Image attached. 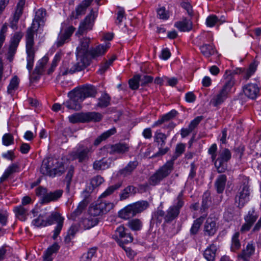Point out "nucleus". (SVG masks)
Masks as SVG:
<instances>
[{
	"label": "nucleus",
	"mask_w": 261,
	"mask_h": 261,
	"mask_svg": "<svg viewBox=\"0 0 261 261\" xmlns=\"http://www.w3.org/2000/svg\"><path fill=\"white\" fill-rule=\"evenodd\" d=\"M46 12L44 9L41 8L37 10L35 13V16L33 20L31 26L27 30L26 51L27 54V68L30 72L34 65V61L35 54L34 49V36L38 29L43 25L46 20Z\"/></svg>",
	"instance_id": "obj_1"
},
{
	"label": "nucleus",
	"mask_w": 261,
	"mask_h": 261,
	"mask_svg": "<svg viewBox=\"0 0 261 261\" xmlns=\"http://www.w3.org/2000/svg\"><path fill=\"white\" fill-rule=\"evenodd\" d=\"M186 145L184 143L177 144L174 154L171 159L161 167L152 175L149 179V184L152 186L159 184L163 179L168 176L173 170L174 161L185 151Z\"/></svg>",
	"instance_id": "obj_2"
},
{
	"label": "nucleus",
	"mask_w": 261,
	"mask_h": 261,
	"mask_svg": "<svg viewBox=\"0 0 261 261\" xmlns=\"http://www.w3.org/2000/svg\"><path fill=\"white\" fill-rule=\"evenodd\" d=\"M223 77L225 79L223 86L211 100V103L214 107H218L225 101L235 83L234 77L230 71L226 70Z\"/></svg>",
	"instance_id": "obj_3"
},
{
	"label": "nucleus",
	"mask_w": 261,
	"mask_h": 261,
	"mask_svg": "<svg viewBox=\"0 0 261 261\" xmlns=\"http://www.w3.org/2000/svg\"><path fill=\"white\" fill-rule=\"evenodd\" d=\"M149 206L147 201L141 200L130 204L118 212L119 217L123 219L127 220L141 213Z\"/></svg>",
	"instance_id": "obj_4"
},
{
	"label": "nucleus",
	"mask_w": 261,
	"mask_h": 261,
	"mask_svg": "<svg viewBox=\"0 0 261 261\" xmlns=\"http://www.w3.org/2000/svg\"><path fill=\"white\" fill-rule=\"evenodd\" d=\"M93 152L92 146H87L84 143H81L71 151L69 156L72 160H77L80 163L86 162L89 160L91 154Z\"/></svg>",
	"instance_id": "obj_5"
},
{
	"label": "nucleus",
	"mask_w": 261,
	"mask_h": 261,
	"mask_svg": "<svg viewBox=\"0 0 261 261\" xmlns=\"http://www.w3.org/2000/svg\"><path fill=\"white\" fill-rule=\"evenodd\" d=\"M240 180L241 185L235 196V203L238 204V207L242 208L249 200V179L247 177L243 176Z\"/></svg>",
	"instance_id": "obj_6"
},
{
	"label": "nucleus",
	"mask_w": 261,
	"mask_h": 261,
	"mask_svg": "<svg viewBox=\"0 0 261 261\" xmlns=\"http://www.w3.org/2000/svg\"><path fill=\"white\" fill-rule=\"evenodd\" d=\"M183 192L181 191L174 200L172 205L169 206L166 212L165 222L170 223L176 219L179 215L180 210L184 205Z\"/></svg>",
	"instance_id": "obj_7"
},
{
	"label": "nucleus",
	"mask_w": 261,
	"mask_h": 261,
	"mask_svg": "<svg viewBox=\"0 0 261 261\" xmlns=\"http://www.w3.org/2000/svg\"><path fill=\"white\" fill-rule=\"evenodd\" d=\"M113 237L126 252H128L130 254L132 250L128 247H125L124 244L133 242V237L123 225H120L117 227Z\"/></svg>",
	"instance_id": "obj_8"
},
{
	"label": "nucleus",
	"mask_w": 261,
	"mask_h": 261,
	"mask_svg": "<svg viewBox=\"0 0 261 261\" xmlns=\"http://www.w3.org/2000/svg\"><path fill=\"white\" fill-rule=\"evenodd\" d=\"M69 121L72 123L89 121L98 122L102 119L101 114L92 112L73 114L68 117Z\"/></svg>",
	"instance_id": "obj_9"
},
{
	"label": "nucleus",
	"mask_w": 261,
	"mask_h": 261,
	"mask_svg": "<svg viewBox=\"0 0 261 261\" xmlns=\"http://www.w3.org/2000/svg\"><path fill=\"white\" fill-rule=\"evenodd\" d=\"M98 14V10L91 9L90 13L81 22L76 35H82L88 31L92 30L94 21Z\"/></svg>",
	"instance_id": "obj_10"
},
{
	"label": "nucleus",
	"mask_w": 261,
	"mask_h": 261,
	"mask_svg": "<svg viewBox=\"0 0 261 261\" xmlns=\"http://www.w3.org/2000/svg\"><path fill=\"white\" fill-rule=\"evenodd\" d=\"M177 114L178 112L177 111L175 110H172L168 113L162 116L160 118L155 121L152 124V127H155L162 124H164L163 127L164 129H169L167 133V135H169L170 132L175 127L176 124L173 122H169L168 124H165V123L173 119L175 117Z\"/></svg>",
	"instance_id": "obj_11"
},
{
	"label": "nucleus",
	"mask_w": 261,
	"mask_h": 261,
	"mask_svg": "<svg viewBox=\"0 0 261 261\" xmlns=\"http://www.w3.org/2000/svg\"><path fill=\"white\" fill-rule=\"evenodd\" d=\"M231 158V153L227 148H223L219 151L218 156L215 162V166L218 172L223 173L227 169V163Z\"/></svg>",
	"instance_id": "obj_12"
},
{
	"label": "nucleus",
	"mask_w": 261,
	"mask_h": 261,
	"mask_svg": "<svg viewBox=\"0 0 261 261\" xmlns=\"http://www.w3.org/2000/svg\"><path fill=\"white\" fill-rule=\"evenodd\" d=\"M258 217V214L255 212L254 208L248 211L247 214L244 216L245 223L241 226L240 232L245 233L250 230Z\"/></svg>",
	"instance_id": "obj_13"
},
{
	"label": "nucleus",
	"mask_w": 261,
	"mask_h": 261,
	"mask_svg": "<svg viewBox=\"0 0 261 261\" xmlns=\"http://www.w3.org/2000/svg\"><path fill=\"white\" fill-rule=\"evenodd\" d=\"M113 207V203L105 201H98L93 206L90 207L89 211L92 215L99 216L109 212Z\"/></svg>",
	"instance_id": "obj_14"
},
{
	"label": "nucleus",
	"mask_w": 261,
	"mask_h": 261,
	"mask_svg": "<svg viewBox=\"0 0 261 261\" xmlns=\"http://www.w3.org/2000/svg\"><path fill=\"white\" fill-rule=\"evenodd\" d=\"M79 96L83 101L88 97H95L97 90L96 87L91 85H85L74 89Z\"/></svg>",
	"instance_id": "obj_15"
},
{
	"label": "nucleus",
	"mask_w": 261,
	"mask_h": 261,
	"mask_svg": "<svg viewBox=\"0 0 261 261\" xmlns=\"http://www.w3.org/2000/svg\"><path fill=\"white\" fill-rule=\"evenodd\" d=\"M110 154H123L127 152L129 149V146L126 143H118L115 144H108L101 149Z\"/></svg>",
	"instance_id": "obj_16"
},
{
	"label": "nucleus",
	"mask_w": 261,
	"mask_h": 261,
	"mask_svg": "<svg viewBox=\"0 0 261 261\" xmlns=\"http://www.w3.org/2000/svg\"><path fill=\"white\" fill-rule=\"evenodd\" d=\"M68 96L70 98L64 102L63 105L69 110H80L83 101L74 89L68 93Z\"/></svg>",
	"instance_id": "obj_17"
},
{
	"label": "nucleus",
	"mask_w": 261,
	"mask_h": 261,
	"mask_svg": "<svg viewBox=\"0 0 261 261\" xmlns=\"http://www.w3.org/2000/svg\"><path fill=\"white\" fill-rule=\"evenodd\" d=\"M90 41V38L89 37H83L80 39V44L76 48V54L77 60L82 62H84V57L87 54H88Z\"/></svg>",
	"instance_id": "obj_18"
},
{
	"label": "nucleus",
	"mask_w": 261,
	"mask_h": 261,
	"mask_svg": "<svg viewBox=\"0 0 261 261\" xmlns=\"http://www.w3.org/2000/svg\"><path fill=\"white\" fill-rule=\"evenodd\" d=\"M110 47V43L105 44H99L95 47L91 48L88 51V55L93 59H97L98 57L105 55Z\"/></svg>",
	"instance_id": "obj_19"
},
{
	"label": "nucleus",
	"mask_w": 261,
	"mask_h": 261,
	"mask_svg": "<svg viewBox=\"0 0 261 261\" xmlns=\"http://www.w3.org/2000/svg\"><path fill=\"white\" fill-rule=\"evenodd\" d=\"M57 163V160L52 158H48L43 160L41 168V173L45 175L51 176L54 175V173L51 171V168L53 165Z\"/></svg>",
	"instance_id": "obj_20"
},
{
	"label": "nucleus",
	"mask_w": 261,
	"mask_h": 261,
	"mask_svg": "<svg viewBox=\"0 0 261 261\" xmlns=\"http://www.w3.org/2000/svg\"><path fill=\"white\" fill-rule=\"evenodd\" d=\"M255 250V243L253 241H250L247 244L241 253L238 255V257L244 261H249L250 257L254 254Z\"/></svg>",
	"instance_id": "obj_21"
},
{
	"label": "nucleus",
	"mask_w": 261,
	"mask_h": 261,
	"mask_svg": "<svg viewBox=\"0 0 261 261\" xmlns=\"http://www.w3.org/2000/svg\"><path fill=\"white\" fill-rule=\"evenodd\" d=\"M21 38V36L19 33H16L11 41L7 54V58L10 62L13 59Z\"/></svg>",
	"instance_id": "obj_22"
},
{
	"label": "nucleus",
	"mask_w": 261,
	"mask_h": 261,
	"mask_svg": "<svg viewBox=\"0 0 261 261\" xmlns=\"http://www.w3.org/2000/svg\"><path fill=\"white\" fill-rule=\"evenodd\" d=\"M93 1L83 0L76 7L75 11L72 12L71 17L73 19H77L79 16L85 14L87 8L91 5Z\"/></svg>",
	"instance_id": "obj_23"
},
{
	"label": "nucleus",
	"mask_w": 261,
	"mask_h": 261,
	"mask_svg": "<svg viewBox=\"0 0 261 261\" xmlns=\"http://www.w3.org/2000/svg\"><path fill=\"white\" fill-rule=\"evenodd\" d=\"M88 203L89 201L88 199L84 198L79 203L76 208L68 216V219L72 221H75L76 219L82 214Z\"/></svg>",
	"instance_id": "obj_24"
},
{
	"label": "nucleus",
	"mask_w": 261,
	"mask_h": 261,
	"mask_svg": "<svg viewBox=\"0 0 261 261\" xmlns=\"http://www.w3.org/2000/svg\"><path fill=\"white\" fill-rule=\"evenodd\" d=\"M85 66V62H78L74 64L69 69L67 65L64 64L60 67V73L62 75H65L67 74H73V73L82 70Z\"/></svg>",
	"instance_id": "obj_25"
},
{
	"label": "nucleus",
	"mask_w": 261,
	"mask_h": 261,
	"mask_svg": "<svg viewBox=\"0 0 261 261\" xmlns=\"http://www.w3.org/2000/svg\"><path fill=\"white\" fill-rule=\"evenodd\" d=\"M138 164L137 160L129 161L124 168L119 171L118 173L123 177H128L132 174Z\"/></svg>",
	"instance_id": "obj_26"
},
{
	"label": "nucleus",
	"mask_w": 261,
	"mask_h": 261,
	"mask_svg": "<svg viewBox=\"0 0 261 261\" xmlns=\"http://www.w3.org/2000/svg\"><path fill=\"white\" fill-rule=\"evenodd\" d=\"M243 91L245 95L251 99H255L258 95L259 89L255 84H248L244 86Z\"/></svg>",
	"instance_id": "obj_27"
},
{
	"label": "nucleus",
	"mask_w": 261,
	"mask_h": 261,
	"mask_svg": "<svg viewBox=\"0 0 261 261\" xmlns=\"http://www.w3.org/2000/svg\"><path fill=\"white\" fill-rule=\"evenodd\" d=\"M98 223L97 218L89 216L87 217H82L79 221V225L84 229H89L96 226Z\"/></svg>",
	"instance_id": "obj_28"
},
{
	"label": "nucleus",
	"mask_w": 261,
	"mask_h": 261,
	"mask_svg": "<svg viewBox=\"0 0 261 261\" xmlns=\"http://www.w3.org/2000/svg\"><path fill=\"white\" fill-rule=\"evenodd\" d=\"M217 230L216 223L212 219H207L204 224V233L208 236H214Z\"/></svg>",
	"instance_id": "obj_29"
},
{
	"label": "nucleus",
	"mask_w": 261,
	"mask_h": 261,
	"mask_svg": "<svg viewBox=\"0 0 261 261\" xmlns=\"http://www.w3.org/2000/svg\"><path fill=\"white\" fill-rule=\"evenodd\" d=\"M225 21L224 16L219 17L215 15H211L206 19V24L208 27H213L215 25H220Z\"/></svg>",
	"instance_id": "obj_30"
},
{
	"label": "nucleus",
	"mask_w": 261,
	"mask_h": 261,
	"mask_svg": "<svg viewBox=\"0 0 261 261\" xmlns=\"http://www.w3.org/2000/svg\"><path fill=\"white\" fill-rule=\"evenodd\" d=\"M62 194L63 190H57L47 193L41 199L42 203H48L50 201H56L62 196Z\"/></svg>",
	"instance_id": "obj_31"
},
{
	"label": "nucleus",
	"mask_w": 261,
	"mask_h": 261,
	"mask_svg": "<svg viewBox=\"0 0 261 261\" xmlns=\"http://www.w3.org/2000/svg\"><path fill=\"white\" fill-rule=\"evenodd\" d=\"M174 27L182 32L190 31L192 29V22L190 19L184 18L181 21L176 22Z\"/></svg>",
	"instance_id": "obj_32"
},
{
	"label": "nucleus",
	"mask_w": 261,
	"mask_h": 261,
	"mask_svg": "<svg viewBox=\"0 0 261 261\" xmlns=\"http://www.w3.org/2000/svg\"><path fill=\"white\" fill-rule=\"evenodd\" d=\"M28 211V207H24L21 205L15 206L13 208V212L16 217L22 221H25Z\"/></svg>",
	"instance_id": "obj_33"
},
{
	"label": "nucleus",
	"mask_w": 261,
	"mask_h": 261,
	"mask_svg": "<svg viewBox=\"0 0 261 261\" xmlns=\"http://www.w3.org/2000/svg\"><path fill=\"white\" fill-rule=\"evenodd\" d=\"M217 249V246L214 244L210 245L205 249L203 256L207 261H215Z\"/></svg>",
	"instance_id": "obj_34"
},
{
	"label": "nucleus",
	"mask_w": 261,
	"mask_h": 261,
	"mask_svg": "<svg viewBox=\"0 0 261 261\" xmlns=\"http://www.w3.org/2000/svg\"><path fill=\"white\" fill-rule=\"evenodd\" d=\"M19 171V166L18 164H11L7 168L2 177H0V182L6 180L12 174L18 172Z\"/></svg>",
	"instance_id": "obj_35"
},
{
	"label": "nucleus",
	"mask_w": 261,
	"mask_h": 261,
	"mask_svg": "<svg viewBox=\"0 0 261 261\" xmlns=\"http://www.w3.org/2000/svg\"><path fill=\"white\" fill-rule=\"evenodd\" d=\"M227 180L226 176L221 174L218 176L215 182V187L218 193H222L225 189L226 182Z\"/></svg>",
	"instance_id": "obj_36"
},
{
	"label": "nucleus",
	"mask_w": 261,
	"mask_h": 261,
	"mask_svg": "<svg viewBox=\"0 0 261 261\" xmlns=\"http://www.w3.org/2000/svg\"><path fill=\"white\" fill-rule=\"evenodd\" d=\"M110 166V163L105 158L100 160H96L93 163V168L95 170H105Z\"/></svg>",
	"instance_id": "obj_37"
},
{
	"label": "nucleus",
	"mask_w": 261,
	"mask_h": 261,
	"mask_svg": "<svg viewBox=\"0 0 261 261\" xmlns=\"http://www.w3.org/2000/svg\"><path fill=\"white\" fill-rule=\"evenodd\" d=\"M116 132L115 127L112 128L109 130L104 132L100 136H99L94 141V145L95 146L98 145L102 141L106 140L107 138H109L111 136L114 135Z\"/></svg>",
	"instance_id": "obj_38"
},
{
	"label": "nucleus",
	"mask_w": 261,
	"mask_h": 261,
	"mask_svg": "<svg viewBox=\"0 0 261 261\" xmlns=\"http://www.w3.org/2000/svg\"><path fill=\"white\" fill-rule=\"evenodd\" d=\"M200 49L202 54L206 58L213 55L216 52L215 47L212 44H204L200 46Z\"/></svg>",
	"instance_id": "obj_39"
},
{
	"label": "nucleus",
	"mask_w": 261,
	"mask_h": 261,
	"mask_svg": "<svg viewBox=\"0 0 261 261\" xmlns=\"http://www.w3.org/2000/svg\"><path fill=\"white\" fill-rule=\"evenodd\" d=\"M256 70V65L255 63H252L250 64L249 67L246 70L239 69V73H242L243 77L246 80L250 78V77L254 74ZM237 72L236 73H238Z\"/></svg>",
	"instance_id": "obj_40"
},
{
	"label": "nucleus",
	"mask_w": 261,
	"mask_h": 261,
	"mask_svg": "<svg viewBox=\"0 0 261 261\" xmlns=\"http://www.w3.org/2000/svg\"><path fill=\"white\" fill-rule=\"evenodd\" d=\"M168 135L160 132V131H156L154 136V141L156 143L158 146L164 147L166 144V140Z\"/></svg>",
	"instance_id": "obj_41"
},
{
	"label": "nucleus",
	"mask_w": 261,
	"mask_h": 261,
	"mask_svg": "<svg viewBox=\"0 0 261 261\" xmlns=\"http://www.w3.org/2000/svg\"><path fill=\"white\" fill-rule=\"evenodd\" d=\"M137 193V189L133 186H128L124 189L120 194V200H123L129 197V194H135Z\"/></svg>",
	"instance_id": "obj_42"
},
{
	"label": "nucleus",
	"mask_w": 261,
	"mask_h": 261,
	"mask_svg": "<svg viewBox=\"0 0 261 261\" xmlns=\"http://www.w3.org/2000/svg\"><path fill=\"white\" fill-rule=\"evenodd\" d=\"M51 171L54 173V175L51 176V177L61 175L65 171L64 164L57 160V163L53 165Z\"/></svg>",
	"instance_id": "obj_43"
},
{
	"label": "nucleus",
	"mask_w": 261,
	"mask_h": 261,
	"mask_svg": "<svg viewBox=\"0 0 261 261\" xmlns=\"http://www.w3.org/2000/svg\"><path fill=\"white\" fill-rule=\"evenodd\" d=\"M48 61V58L47 56H44L38 62V63L35 68V73L38 74H42L44 71V69Z\"/></svg>",
	"instance_id": "obj_44"
},
{
	"label": "nucleus",
	"mask_w": 261,
	"mask_h": 261,
	"mask_svg": "<svg viewBox=\"0 0 261 261\" xmlns=\"http://www.w3.org/2000/svg\"><path fill=\"white\" fill-rule=\"evenodd\" d=\"M98 100L97 107L101 108H106L110 105L111 97L108 93H105L101 95Z\"/></svg>",
	"instance_id": "obj_45"
},
{
	"label": "nucleus",
	"mask_w": 261,
	"mask_h": 261,
	"mask_svg": "<svg viewBox=\"0 0 261 261\" xmlns=\"http://www.w3.org/2000/svg\"><path fill=\"white\" fill-rule=\"evenodd\" d=\"M79 226L76 224L72 225L69 228L67 234L65 237L64 241L66 243H69L74 237L75 234L78 232Z\"/></svg>",
	"instance_id": "obj_46"
},
{
	"label": "nucleus",
	"mask_w": 261,
	"mask_h": 261,
	"mask_svg": "<svg viewBox=\"0 0 261 261\" xmlns=\"http://www.w3.org/2000/svg\"><path fill=\"white\" fill-rule=\"evenodd\" d=\"M64 219L62 217L60 214L57 212L53 213L50 216H49L46 220L45 223H46V226L47 225H50L53 224L54 221H56L58 223L60 221H64Z\"/></svg>",
	"instance_id": "obj_47"
},
{
	"label": "nucleus",
	"mask_w": 261,
	"mask_h": 261,
	"mask_svg": "<svg viewBox=\"0 0 261 261\" xmlns=\"http://www.w3.org/2000/svg\"><path fill=\"white\" fill-rule=\"evenodd\" d=\"M122 186V183L118 182L115 185L109 187L99 196V198H106L112 195L116 190L119 189Z\"/></svg>",
	"instance_id": "obj_48"
},
{
	"label": "nucleus",
	"mask_w": 261,
	"mask_h": 261,
	"mask_svg": "<svg viewBox=\"0 0 261 261\" xmlns=\"http://www.w3.org/2000/svg\"><path fill=\"white\" fill-rule=\"evenodd\" d=\"M25 3V0H19L12 17L19 20L22 14Z\"/></svg>",
	"instance_id": "obj_49"
},
{
	"label": "nucleus",
	"mask_w": 261,
	"mask_h": 261,
	"mask_svg": "<svg viewBox=\"0 0 261 261\" xmlns=\"http://www.w3.org/2000/svg\"><path fill=\"white\" fill-rule=\"evenodd\" d=\"M239 232H235L232 237L231 250L232 251L235 252L236 250L239 249L241 247V245L239 240Z\"/></svg>",
	"instance_id": "obj_50"
},
{
	"label": "nucleus",
	"mask_w": 261,
	"mask_h": 261,
	"mask_svg": "<svg viewBox=\"0 0 261 261\" xmlns=\"http://www.w3.org/2000/svg\"><path fill=\"white\" fill-rule=\"evenodd\" d=\"M127 226L134 231L141 230L142 227V222L139 219H133L128 221Z\"/></svg>",
	"instance_id": "obj_51"
},
{
	"label": "nucleus",
	"mask_w": 261,
	"mask_h": 261,
	"mask_svg": "<svg viewBox=\"0 0 261 261\" xmlns=\"http://www.w3.org/2000/svg\"><path fill=\"white\" fill-rule=\"evenodd\" d=\"M211 202L210 193L208 192H205L202 196L201 211L205 212L209 207Z\"/></svg>",
	"instance_id": "obj_52"
},
{
	"label": "nucleus",
	"mask_w": 261,
	"mask_h": 261,
	"mask_svg": "<svg viewBox=\"0 0 261 261\" xmlns=\"http://www.w3.org/2000/svg\"><path fill=\"white\" fill-rule=\"evenodd\" d=\"M204 219V217H200L194 220L190 229V233L191 234H195L198 232L200 227L203 223Z\"/></svg>",
	"instance_id": "obj_53"
},
{
	"label": "nucleus",
	"mask_w": 261,
	"mask_h": 261,
	"mask_svg": "<svg viewBox=\"0 0 261 261\" xmlns=\"http://www.w3.org/2000/svg\"><path fill=\"white\" fill-rule=\"evenodd\" d=\"M97 248L92 247L90 248L86 253L83 254L81 257L80 261H91L92 258L96 252Z\"/></svg>",
	"instance_id": "obj_54"
},
{
	"label": "nucleus",
	"mask_w": 261,
	"mask_h": 261,
	"mask_svg": "<svg viewBox=\"0 0 261 261\" xmlns=\"http://www.w3.org/2000/svg\"><path fill=\"white\" fill-rule=\"evenodd\" d=\"M140 75L138 74L135 75L132 79L129 80V86L132 90H136L139 87V82H140Z\"/></svg>",
	"instance_id": "obj_55"
},
{
	"label": "nucleus",
	"mask_w": 261,
	"mask_h": 261,
	"mask_svg": "<svg viewBox=\"0 0 261 261\" xmlns=\"http://www.w3.org/2000/svg\"><path fill=\"white\" fill-rule=\"evenodd\" d=\"M62 58V54L60 53H57L52 61L51 67L48 70V74L51 73L55 70V68L58 65V63L60 61Z\"/></svg>",
	"instance_id": "obj_56"
},
{
	"label": "nucleus",
	"mask_w": 261,
	"mask_h": 261,
	"mask_svg": "<svg viewBox=\"0 0 261 261\" xmlns=\"http://www.w3.org/2000/svg\"><path fill=\"white\" fill-rule=\"evenodd\" d=\"M18 78L17 76H14L11 80L10 83L8 86L7 91L8 93L10 94L13 92V91L16 90L18 85Z\"/></svg>",
	"instance_id": "obj_57"
},
{
	"label": "nucleus",
	"mask_w": 261,
	"mask_h": 261,
	"mask_svg": "<svg viewBox=\"0 0 261 261\" xmlns=\"http://www.w3.org/2000/svg\"><path fill=\"white\" fill-rule=\"evenodd\" d=\"M158 17L161 19L167 20L169 18V13L164 7H162L157 10Z\"/></svg>",
	"instance_id": "obj_58"
},
{
	"label": "nucleus",
	"mask_w": 261,
	"mask_h": 261,
	"mask_svg": "<svg viewBox=\"0 0 261 261\" xmlns=\"http://www.w3.org/2000/svg\"><path fill=\"white\" fill-rule=\"evenodd\" d=\"M43 218L44 216L43 215H39L37 218L32 221V224L37 227L46 226V223Z\"/></svg>",
	"instance_id": "obj_59"
},
{
	"label": "nucleus",
	"mask_w": 261,
	"mask_h": 261,
	"mask_svg": "<svg viewBox=\"0 0 261 261\" xmlns=\"http://www.w3.org/2000/svg\"><path fill=\"white\" fill-rule=\"evenodd\" d=\"M60 246L58 245V244L57 243H55L47 249L44 255H47L48 256H51V255L53 253L57 252Z\"/></svg>",
	"instance_id": "obj_60"
},
{
	"label": "nucleus",
	"mask_w": 261,
	"mask_h": 261,
	"mask_svg": "<svg viewBox=\"0 0 261 261\" xmlns=\"http://www.w3.org/2000/svg\"><path fill=\"white\" fill-rule=\"evenodd\" d=\"M3 144L5 146H9L14 143V138L11 134H5L2 138Z\"/></svg>",
	"instance_id": "obj_61"
},
{
	"label": "nucleus",
	"mask_w": 261,
	"mask_h": 261,
	"mask_svg": "<svg viewBox=\"0 0 261 261\" xmlns=\"http://www.w3.org/2000/svg\"><path fill=\"white\" fill-rule=\"evenodd\" d=\"M103 181L104 179L102 176L97 175L91 179L90 184L93 188H95L100 186Z\"/></svg>",
	"instance_id": "obj_62"
},
{
	"label": "nucleus",
	"mask_w": 261,
	"mask_h": 261,
	"mask_svg": "<svg viewBox=\"0 0 261 261\" xmlns=\"http://www.w3.org/2000/svg\"><path fill=\"white\" fill-rule=\"evenodd\" d=\"M224 219L229 222L233 220L234 217V210L233 208H228L224 213Z\"/></svg>",
	"instance_id": "obj_63"
},
{
	"label": "nucleus",
	"mask_w": 261,
	"mask_h": 261,
	"mask_svg": "<svg viewBox=\"0 0 261 261\" xmlns=\"http://www.w3.org/2000/svg\"><path fill=\"white\" fill-rule=\"evenodd\" d=\"M68 39L69 38L63 33L60 34L56 41L57 46L59 47L62 46Z\"/></svg>",
	"instance_id": "obj_64"
}]
</instances>
